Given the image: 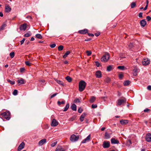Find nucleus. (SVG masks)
<instances>
[{
	"mask_svg": "<svg viewBox=\"0 0 151 151\" xmlns=\"http://www.w3.org/2000/svg\"><path fill=\"white\" fill-rule=\"evenodd\" d=\"M86 85V83L83 81H81L79 84V90L82 92L85 89Z\"/></svg>",
	"mask_w": 151,
	"mask_h": 151,
	"instance_id": "f257e3e1",
	"label": "nucleus"
},
{
	"mask_svg": "<svg viewBox=\"0 0 151 151\" xmlns=\"http://www.w3.org/2000/svg\"><path fill=\"white\" fill-rule=\"evenodd\" d=\"M0 115L2 117H4L7 120H9L10 118V113L9 111L1 113Z\"/></svg>",
	"mask_w": 151,
	"mask_h": 151,
	"instance_id": "f03ea898",
	"label": "nucleus"
},
{
	"mask_svg": "<svg viewBox=\"0 0 151 151\" xmlns=\"http://www.w3.org/2000/svg\"><path fill=\"white\" fill-rule=\"evenodd\" d=\"M79 139V136H76L75 134H72L70 137V140L73 142H75L78 140Z\"/></svg>",
	"mask_w": 151,
	"mask_h": 151,
	"instance_id": "7ed1b4c3",
	"label": "nucleus"
},
{
	"mask_svg": "<svg viewBox=\"0 0 151 151\" xmlns=\"http://www.w3.org/2000/svg\"><path fill=\"white\" fill-rule=\"evenodd\" d=\"M109 55L107 53L105 54L101 58V61L104 62L107 61L109 58Z\"/></svg>",
	"mask_w": 151,
	"mask_h": 151,
	"instance_id": "20e7f679",
	"label": "nucleus"
},
{
	"mask_svg": "<svg viewBox=\"0 0 151 151\" xmlns=\"http://www.w3.org/2000/svg\"><path fill=\"white\" fill-rule=\"evenodd\" d=\"M150 60L148 58L144 59L142 61V64L143 65H147L150 63Z\"/></svg>",
	"mask_w": 151,
	"mask_h": 151,
	"instance_id": "39448f33",
	"label": "nucleus"
},
{
	"mask_svg": "<svg viewBox=\"0 0 151 151\" xmlns=\"http://www.w3.org/2000/svg\"><path fill=\"white\" fill-rule=\"evenodd\" d=\"M58 124V121L55 119H53L52 120L51 122V125L52 127H55Z\"/></svg>",
	"mask_w": 151,
	"mask_h": 151,
	"instance_id": "423d86ee",
	"label": "nucleus"
},
{
	"mask_svg": "<svg viewBox=\"0 0 151 151\" xmlns=\"http://www.w3.org/2000/svg\"><path fill=\"white\" fill-rule=\"evenodd\" d=\"M110 142H104L102 146L104 148H108L110 146Z\"/></svg>",
	"mask_w": 151,
	"mask_h": 151,
	"instance_id": "0eeeda50",
	"label": "nucleus"
},
{
	"mask_svg": "<svg viewBox=\"0 0 151 151\" xmlns=\"http://www.w3.org/2000/svg\"><path fill=\"white\" fill-rule=\"evenodd\" d=\"M145 139L148 142H151V134L150 133H149L146 135Z\"/></svg>",
	"mask_w": 151,
	"mask_h": 151,
	"instance_id": "6e6552de",
	"label": "nucleus"
},
{
	"mask_svg": "<svg viewBox=\"0 0 151 151\" xmlns=\"http://www.w3.org/2000/svg\"><path fill=\"white\" fill-rule=\"evenodd\" d=\"M126 99H118V100L117 105L119 106L121 105L124 103H125L126 102Z\"/></svg>",
	"mask_w": 151,
	"mask_h": 151,
	"instance_id": "1a4fd4ad",
	"label": "nucleus"
},
{
	"mask_svg": "<svg viewBox=\"0 0 151 151\" xmlns=\"http://www.w3.org/2000/svg\"><path fill=\"white\" fill-rule=\"evenodd\" d=\"M24 143L23 142H22L18 147L17 150L18 151H20L24 147Z\"/></svg>",
	"mask_w": 151,
	"mask_h": 151,
	"instance_id": "9d476101",
	"label": "nucleus"
},
{
	"mask_svg": "<svg viewBox=\"0 0 151 151\" xmlns=\"http://www.w3.org/2000/svg\"><path fill=\"white\" fill-rule=\"evenodd\" d=\"M91 134H90L85 139H83L82 142L81 143H85L89 141L91 139Z\"/></svg>",
	"mask_w": 151,
	"mask_h": 151,
	"instance_id": "9b49d317",
	"label": "nucleus"
},
{
	"mask_svg": "<svg viewBox=\"0 0 151 151\" xmlns=\"http://www.w3.org/2000/svg\"><path fill=\"white\" fill-rule=\"evenodd\" d=\"M11 8L8 5L6 4L5 6V12H9L11 11Z\"/></svg>",
	"mask_w": 151,
	"mask_h": 151,
	"instance_id": "f8f14e48",
	"label": "nucleus"
},
{
	"mask_svg": "<svg viewBox=\"0 0 151 151\" xmlns=\"http://www.w3.org/2000/svg\"><path fill=\"white\" fill-rule=\"evenodd\" d=\"M46 139H44L40 140L38 144L40 146H42L44 144L46 143Z\"/></svg>",
	"mask_w": 151,
	"mask_h": 151,
	"instance_id": "ddd939ff",
	"label": "nucleus"
},
{
	"mask_svg": "<svg viewBox=\"0 0 151 151\" xmlns=\"http://www.w3.org/2000/svg\"><path fill=\"white\" fill-rule=\"evenodd\" d=\"M27 28V24H24L21 25L20 27V30L24 31Z\"/></svg>",
	"mask_w": 151,
	"mask_h": 151,
	"instance_id": "4468645a",
	"label": "nucleus"
},
{
	"mask_svg": "<svg viewBox=\"0 0 151 151\" xmlns=\"http://www.w3.org/2000/svg\"><path fill=\"white\" fill-rule=\"evenodd\" d=\"M111 142L112 144H118L119 142L115 138H112L111 139Z\"/></svg>",
	"mask_w": 151,
	"mask_h": 151,
	"instance_id": "2eb2a0df",
	"label": "nucleus"
},
{
	"mask_svg": "<svg viewBox=\"0 0 151 151\" xmlns=\"http://www.w3.org/2000/svg\"><path fill=\"white\" fill-rule=\"evenodd\" d=\"M147 22L145 19H143L140 22V24L142 27H144L146 24Z\"/></svg>",
	"mask_w": 151,
	"mask_h": 151,
	"instance_id": "dca6fc26",
	"label": "nucleus"
},
{
	"mask_svg": "<svg viewBox=\"0 0 151 151\" xmlns=\"http://www.w3.org/2000/svg\"><path fill=\"white\" fill-rule=\"evenodd\" d=\"M96 76L97 78H100L101 77V72L100 70L97 71L96 73Z\"/></svg>",
	"mask_w": 151,
	"mask_h": 151,
	"instance_id": "f3484780",
	"label": "nucleus"
},
{
	"mask_svg": "<svg viewBox=\"0 0 151 151\" xmlns=\"http://www.w3.org/2000/svg\"><path fill=\"white\" fill-rule=\"evenodd\" d=\"M55 151H65V150L61 146H58L56 148Z\"/></svg>",
	"mask_w": 151,
	"mask_h": 151,
	"instance_id": "a211bd4d",
	"label": "nucleus"
},
{
	"mask_svg": "<svg viewBox=\"0 0 151 151\" xmlns=\"http://www.w3.org/2000/svg\"><path fill=\"white\" fill-rule=\"evenodd\" d=\"M17 82L19 85L24 83V80L22 78H20L17 80Z\"/></svg>",
	"mask_w": 151,
	"mask_h": 151,
	"instance_id": "6ab92c4d",
	"label": "nucleus"
},
{
	"mask_svg": "<svg viewBox=\"0 0 151 151\" xmlns=\"http://www.w3.org/2000/svg\"><path fill=\"white\" fill-rule=\"evenodd\" d=\"M87 32L88 30L86 29H85L83 30H79L78 31L79 33L83 34H85Z\"/></svg>",
	"mask_w": 151,
	"mask_h": 151,
	"instance_id": "aec40b11",
	"label": "nucleus"
},
{
	"mask_svg": "<svg viewBox=\"0 0 151 151\" xmlns=\"http://www.w3.org/2000/svg\"><path fill=\"white\" fill-rule=\"evenodd\" d=\"M120 122L122 124H126L128 122V121L127 120H120Z\"/></svg>",
	"mask_w": 151,
	"mask_h": 151,
	"instance_id": "412c9836",
	"label": "nucleus"
},
{
	"mask_svg": "<svg viewBox=\"0 0 151 151\" xmlns=\"http://www.w3.org/2000/svg\"><path fill=\"white\" fill-rule=\"evenodd\" d=\"M86 115V114L85 113H84L81 116L80 118V120L81 122H82L83 121V119H84V118L85 117Z\"/></svg>",
	"mask_w": 151,
	"mask_h": 151,
	"instance_id": "4be33fe9",
	"label": "nucleus"
},
{
	"mask_svg": "<svg viewBox=\"0 0 151 151\" xmlns=\"http://www.w3.org/2000/svg\"><path fill=\"white\" fill-rule=\"evenodd\" d=\"M71 109L73 111H76L77 110V107L76 105L75 104H73L71 106Z\"/></svg>",
	"mask_w": 151,
	"mask_h": 151,
	"instance_id": "5701e85b",
	"label": "nucleus"
},
{
	"mask_svg": "<svg viewBox=\"0 0 151 151\" xmlns=\"http://www.w3.org/2000/svg\"><path fill=\"white\" fill-rule=\"evenodd\" d=\"M111 133L109 134L107 132H106L105 133V137L106 139H109L110 137V134Z\"/></svg>",
	"mask_w": 151,
	"mask_h": 151,
	"instance_id": "b1692460",
	"label": "nucleus"
},
{
	"mask_svg": "<svg viewBox=\"0 0 151 151\" xmlns=\"http://www.w3.org/2000/svg\"><path fill=\"white\" fill-rule=\"evenodd\" d=\"M6 26V23H4L0 27V30L1 31L4 29L5 27Z\"/></svg>",
	"mask_w": 151,
	"mask_h": 151,
	"instance_id": "393cba45",
	"label": "nucleus"
},
{
	"mask_svg": "<svg viewBox=\"0 0 151 151\" xmlns=\"http://www.w3.org/2000/svg\"><path fill=\"white\" fill-rule=\"evenodd\" d=\"M96 100V97L94 96H92L91 97L90 100L89 102L90 103H93Z\"/></svg>",
	"mask_w": 151,
	"mask_h": 151,
	"instance_id": "a878e982",
	"label": "nucleus"
},
{
	"mask_svg": "<svg viewBox=\"0 0 151 151\" xmlns=\"http://www.w3.org/2000/svg\"><path fill=\"white\" fill-rule=\"evenodd\" d=\"M55 81L57 82V83H58L60 85L63 86H64V83H63V82H62V81H61L60 80H58L57 79H56L55 80Z\"/></svg>",
	"mask_w": 151,
	"mask_h": 151,
	"instance_id": "bb28decb",
	"label": "nucleus"
},
{
	"mask_svg": "<svg viewBox=\"0 0 151 151\" xmlns=\"http://www.w3.org/2000/svg\"><path fill=\"white\" fill-rule=\"evenodd\" d=\"M130 83L131 82L127 80L124 82L123 84L124 86H127L129 85L130 84Z\"/></svg>",
	"mask_w": 151,
	"mask_h": 151,
	"instance_id": "cd10ccee",
	"label": "nucleus"
},
{
	"mask_svg": "<svg viewBox=\"0 0 151 151\" xmlns=\"http://www.w3.org/2000/svg\"><path fill=\"white\" fill-rule=\"evenodd\" d=\"M69 103H68L66 104V105L65 107L64 108V110H63V111H67L69 107Z\"/></svg>",
	"mask_w": 151,
	"mask_h": 151,
	"instance_id": "c85d7f7f",
	"label": "nucleus"
},
{
	"mask_svg": "<svg viewBox=\"0 0 151 151\" xmlns=\"http://www.w3.org/2000/svg\"><path fill=\"white\" fill-rule=\"evenodd\" d=\"M113 69V66L111 65H109L107 67V70L108 71H111Z\"/></svg>",
	"mask_w": 151,
	"mask_h": 151,
	"instance_id": "c756f323",
	"label": "nucleus"
},
{
	"mask_svg": "<svg viewBox=\"0 0 151 151\" xmlns=\"http://www.w3.org/2000/svg\"><path fill=\"white\" fill-rule=\"evenodd\" d=\"M70 52L69 51H67L65 54L63 56V57L64 58H66L67 56L70 54Z\"/></svg>",
	"mask_w": 151,
	"mask_h": 151,
	"instance_id": "7c9ffc66",
	"label": "nucleus"
},
{
	"mask_svg": "<svg viewBox=\"0 0 151 151\" xmlns=\"http://www.w3.org/2000/svg\"><path fill=\"white\" fill-rule=\"evenodd\" d=\"M36 37L37 38L41 39L42 38V36L40 34H38L35 35Z\"/></svg>",
	"mask_w": 151,
	"mask_h": 151,
	"instance_id": "2f4dec72",
	"label": "nucleus"
},
{
	"mask_svg": "<svg viewBox=\"0 0 151 151\" xmlns=\"http://www.w3.org/2000/svg\"><path fill=\"white\" fill-rule=\"evenodd\" d=\"M31 35V33L29 31L24 35V36L26 37H28Z\"/></svg>",
	"mask_w": 151,
	"mask_h": 151,
	"instance_id": "473e14b6",
	"label": "nucleus"
},
{
	"mask_svg": "<svg viewBox=\"0 0 151 151\" xmlns=\"http://www.w3.org/2000/svg\"><path fill=\"white\" fill-rule=\"evenodd\" d=\"M65 79L69 82H70L72 81L71 78L69 76H67L65 78Z\"/></svg>",
	"mask_w": 151,
	"mask_h": 151,
	"instance_id": "72a5a7b5",
	"label": "nucleus"
},
{
	"mask_svg": "<svg viewBox=\"0 0 151 151\" xmlns=\"http://www.w3.org/2000/svg\"><path fill=\"white\" fill-rule=\"evenodd\" d=\"M133 75L134 76H136L137 74V69L136 68H135L133 70Z\"/></svg>",
	"mask_w": 151,
	"mask_h": 151,
	"instance_id": "f704fd0d",
	"label": "nucleus"
},
{
	"mask_svg": "<svg viewBox=\"0 0 151 151\" xmlns=\"http://www.w3.org/2000/svg\"><path fill=\"white\" fill-rule=\"evenodd\" d=\"M136 3L135 2H133L131 3V8H134L136 6Z\"/></svg>",
	"mask_w": 151,
	"mask_h": 151,
	"instance_id": "c9c22d12",
	"label": "nucleus"
},
{
	"mask_svg": "<svg viewBox=\"0 0 151 151\" xmlns=\"http://www.w3.org/2000/svg\"><path fill=\"white\" fill-rule=\"evenodd\" d=\"M9 55L11 58H13L14 56V52H10L9 54Z\"/></svg>",
	"mask_w": 151,
	"mask_h": 151,
	"instance_id": "e433bc0d",
	"label": "nucleus"
},
{
	"mask_svg": "<svg viewBox=\"0 0 151 151\" xmlns=\"http://www.w3.org/2000/svg\"><path fill=\"white\" fill-rule=\"evenodd\" d=\"M65 103V101H62L61 102L58 101L57 102V104L59 105H60L61 104H64Z\"/></svg>",
	"mask_w": 151,
	"mask_h": 151,
	"instance_id": "4c0bfd02",
	"label": "nucleus"
},
{
	"mask_svg": "<svg viewBox=\"0 0 151 151\" xmlns=\"http://www.w3.org/2000/svg\"><path fill=\"white\" fill-rule=\"evenodd\" d=\"M117 68L123 70H124V67L123 66H119L117 67Z\"/></svg>",
	"mask_w": 151,
	"mask_h": 151,
	"instance_id": "58836bf2",
	"label": "nucleus"
},
{
	"mask_svg": "<svg viewBox=\"0 0 151 151\" xmlns=\"http://www.w3.org/2000/svg\"><path fill=\"white\" fill-rule=\"evenodd\" d=\"M7 81L9 83L11 84L12 85H13L15 83V81H12L9 79Z\"/></svg>",
	"mask_w": 151,
	"mask_h": 151,
	"instance_id": "ea45409f",
	"label": "nucleus"
},
{
	"mask_svg": "<svg viewBox=\"0 0 151 151\" xmlns=\"http://www.w3.org/2000/svg\"><path fill=\"white\" fill-rule=\"evenodd\" d=\"M63 47L62 45H60L58 47V50L59 51H61L63 49Z\"/></svg>",
	"mask_w": 151,
	"mask_h": 151,
	"instance_id": "a19ab883",
	"label": "nucleus"
},
{
	"mask_svg": "<svg viewBox=\"0 0 151 151\" xmlns=\"http://www.w3.org/2000/svg\"><path fill=\"white\" fill-rule=\"evenodd\" d=\"M18 91L17 90L15 89L14 90L13 94L14 95H16L17 94Z\"/></svg>",
	"mask_w": 151,
	"mask_h": 151,
	"instance_id": "79ce46f5",
	"label": "nucleus"
},
{
	"mask_svg": "<svg viewBox=\"0 0 151 151\" xmlns=\"http://www.w3.org/2000/svg\"><path fill=\"white\" fill-rule=\"evenodd\" d=\"M25 64L28 66H30L31 65V63L29 61H26L25 62Z\"/></svg>",
	"mask_w": 151,
	"mask_h": 151,
	"instance_id": "37998d69",
	"label": "nucleus"
},
{
	"mask_svg": "<svg viewBox=\"0 0 151 151\" xmlns=\"http://www.w3.org/2000/svg\"><path fill=\"white\" fill-rule=\"evenodd\" d=\"M86 52L87 53V55L89 56L91 54V51H87Z\"/></svg>",
	"mask_w": 151,
	"mask_h": 151,
	"instance_id": "c03bdc74",
	"label": "nucleus"
},
{
	"mask_svg": "<svg viewBox=\"0 0 151 151\" xmlns=\"http://www.w3.org/2000/svg\"><path fill=\"white\" fill-rule=\"evenodd\" d=\"M57 143V141H56L55 142H54L53 143H52L51 145V147H54L56 145Z\"/></svg>",
	"mask_w": 151,
	"mask_h": 151,
	"instance_id": "a18cd8bd",
	"label": "nucleus"
},
{
	"mask_svg": "<svg viewBox=\"0 0 151 151\" xmlns=\"http://www.w3.org/2000/svg\"><path fill=\"white\" fill-rule=\"evenodd\" d=\"M133 46V45L132 43H130L129 45V47L130 49L132 48Z\"/></svg>",
	"mask_w": 151,
	"mask_h": 151,
	"instance_id": "49530a36",
	"label": "nucleus"
},
{
	"mask_svg": "<svg viewBox=\"0 0 151 151\" xmlns=\"http://www.w3.org/2000/svg\"><path fill=\"white\" fill-rule=\"evenodd\" d=\"M127 145L129 146L130 145L132 144V142L130 140H128L127 143Z\"/></svg>",
	"mask_w": 151,
	"mask_h": 151,
	"instance_id": "de8ad7c7",
	"label": "nucleus"
},
{
	"mask_svg": "<svg viewBox=\"0 0 151 151\" xmlns=\"http://www.w3.org/2000/svg\"><path fill=\"white\" fill-rule=\"evenodd\" d=\"M78 112L79 113H81L82 112V111H83V109H82L81 108H79L78 109Z\"/></svg>",
	"mask_w": 151,
	"mask_h": 151,
	"instance_id": "09e8293b",
	"label": "nucleus"
},
{
	"mask_svg": "<svg viewBox=\"0 0 151 151\" xmlns=\"http://www.w3.org/2000/svg\"><path fill=\"white\" fill-rule=\"evenodd\" d=\"M95 64L96 66L98 67H99L100 65V63L98 61H96L95 62Z\"/></svg>",
	"mask_w": 151,
	"mask_h": 151,
	"instance_id": "8fccbe9b",
	"label": "nucleus"
},
{
	"mask_svg": "<svg viewBox=\"0 0 151 151\" xmlns=\"http://www.w3.org/2000/svg\"><path fill=\"white\" fill-rule=\"evenodd\" d=\"M55 46L56 44H53L52 45H50V47L52 48H54V47H55Z\"/></svg>",
	"mask_w": 151,
	"mask_h": 151,
	"instance_id": "3c124183",
	"label": "nucleus"
},
{
	"mask_svg": "<svg viewBox=\"0 0 151 151\" xmlns=\"http://www.w3.org/2000/svg\"><path fill=\"white\" fill-rule=\"evenodd\" d=\"M74 102L75 103H79L80 102V101L79 99H76L75 100Z\"/></svg>",
	"mask_w": 151,
	"mask_h": 151,
	"instance_id": "603ef678",
	"label": "nucleus"
},
{
	"mask_svg": "<svg viewBox=\"0 0 151 151\" xmlns=\"http://www.w3.org/2000/svg\"><path fill=\"white\" fill-rule=\"evenodd\" d=\"M97 105L96 104H92L91 106V107L92 108L94 109L96 108Z\"/></svg>",
	"mask_w": 151,
	"mask_h": 151,
	"instance_id": "864d4df0",
	"label": "nucleus"
},
{
	"mask_svg": "<svg viewBox=\"0 0 151 151\" xmlns=\"http://www.w3.org/2000/svg\"><path fill=\"white\" fill-rule=\"evenodd\" d=\"M25 40V39L23 38L22 40L20 41V44L21 45L23 44Z\"/></svg>",
	"mask_w": 151,
	"mask_h": 151,
	"instance_id": "5fc2aeb1",
	"label": "nucleus"
},
{
	"mask_svg": "<svg viewBox=\"0 0 151 151\" xmlns=\"http://www.w3.org/2000/svg\"><path fill=\"white\" fill-rule=\"evenodd\" d=\"M57 93H54V94H52V95L51 96L50 98H52L53 97H55V96L57 95Z\"/></svg>",
	"mask_w": 151,
	"mask_h": 151,
	"instance_id": "6e6d98bb",
	"label": "nucleus"
},
{
	"mask_svg": "<svg viewBox=\"0 0 151 151\" xmlns=\"http://www.w3.org/2000/svg\"><path fill=\"white\" fill-rule=\"evenodd\" d=\"M75 117L74 116H72L71 118L70 119V121H73L75 119Z\"/></svg>",
	"mask_w": 151,
	"mask_h": 151,
	"instance_id": "4d7b16f0",
	"label": "nucleus"
},
{
	"mask_svg": "<svg viewBox=\"0 0 151 151\" xmlns=\"http://www.w3.org/2000/svg\"><path fill=\"white\" fill-rule=\"evenodd\" d=\"M138 16L139 17H142V12H140Z\"/></svg>",
	"mask_w": 151,
	"mask_h": 151,
	"instance_id": "13d9d810",
	"label": "nucleus"
},
{
	"mask_svg": "<svg viewBox=\"0 0 151 151\" xmlns=\"http://www.w3.org/2000/svg\"><path fill=\"white\" fill-rule=\"evenodd\" d=\"M146 18L148 21H150L151 19V17L150 16H147Z\"/></svg>",
	"mask_w": 151,
	"mask_h": 151,
	"instance_id": "bf43d9fd",
	"label": "nucleus"
},
{
	"mask_svg": "<svg viewBox=\"0 0 151 151\" xmlns=\"http://www.w3.org/2000/svg\"><path fill=\"white\" fill-rule=\"evenodd\" d=\"M147 89L150 91H151V86L149 85L147 87Z\"/></svg>",
	"mask_w": 151,
	"mask_h": 151,
	"instance_id": "052dcab7",
	"label": "nucleus"
},
{
	"mask_svg": "<svg viewBox=\"0 0 151 151\" xmlns=\"http://www.w3.org/2000/svg\"><path fill=\"white\" fill-rule=\"evenodd\" d=\"M119 78L122 79L123 77V75L122 74H119Z\"/></svg>",
	"mask_w": 151,
	"mask_h": 151,
	"instance_id": "680f3d73",
	"label": "nucleus"
},
{
	"mask_svg": "<svg viewBox=\"0 0 151 151\" xmlns=\"http://www.w3.org/2000/svg\"><path fill=\"white\" fill-rule=\"evenodd\" d=\"M24 68H21L20 69V71L21 72H22L24 70Z\"/></svg>",
	"mask_w": 151,
	"mask_h": 151,
	"instance_id": "e2e57ef3",
	"label": "nucleus"
},
{
	"mask_svg": "<svg viewBox=\"0 0 151 151\" xmlns=\"http://www.w3.org/2000/svg\"><path fill=\"white\" fill-rule=\"evenodd\" d=\"M88 35L89 36L93 37L94 36V35L92 33H88Z\"/></svg>",
	"mask_w": 151,
	"mask_h": 151,
	"instance_id": "0e129e2a",
	"label": "nucleus"
},
{
	"mask_svg": "<svg viewBox=\"0 0 151 151\" xmlns=\"http://www.w3.org/2000/svg\"><path fill=\"white\" fill-rule=\"evenodd\" d=\"M150 111V109H146L144 110L145 112H147Z\"/></svg>",
	"mask_w": 151,
	"mask_h": 151,
	"instance_id": "69168bd1",
	"label": "nucleus"
},
{
	"mask_svg": "<svg viewBox=\"0 0 151 151\" xmlns=\"http://www.w3.org/2000/svg\"><path fill=\"white\" fill-rule=\"evenodd\" d=\"M147 7H148V5H146V6H145V7L144 8V11L146 10L147 9Z\"/></svg>",
	"mask_w": 151,
	"mask_h": 151,
	"instance_id": "338daca9",
	"label": "nucleus"
},
{
	"mask_svg": "<svg viewBox=\"0 0 151 151\" xmlns=\"http://www.w3.org/2000/svg\"><path fill=\"white\" fill-rule=\"evenodd\" d=\"M91 40V38H89V39H87L85 40V41H89Z\"/></svg>",
	"mask_w": 151,
	"mask_h": 151,
	"instance_id": "774afa93",
	"label": "nucleus"
}]
</instances>
